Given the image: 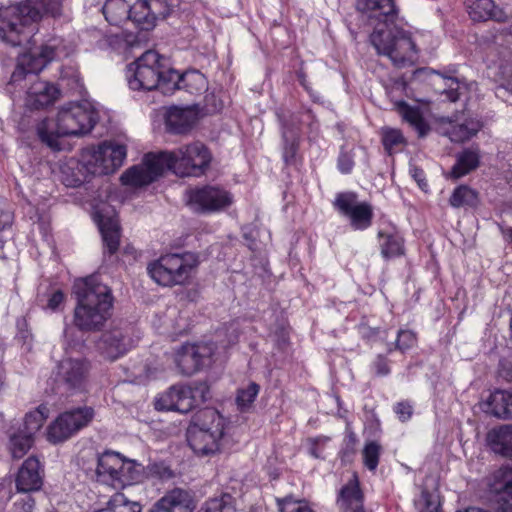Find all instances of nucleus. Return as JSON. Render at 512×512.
<instances>
[{
    "label": "nucleus",
    "instance_id": "obj_14",
    "mask_svg": "<svg viewBox=\"0 0 512 512\" xmlns=\"http://www.w3.org/2000/svg\"><path fill=\"white\" fill-rule=\"evenodd\" d=\"M91 370L90 362L83 357H66L57 364L56 377L69 391H82Z\"/></svg>",
    "mask_w": 512,
    "mask_h": 512
},
{
    "label": "nucleus",
    "instance_id": "obj_11",
    "mask_svg": "<svg viewBox=\"0 0 512 512\" xmlns=\"http://www.w3.org/2000/svg\"><path fill=\"white\" fill-rule=\"evenodd\" d=\"M232 195L218 186L196 187L186 191V204L196 213L221 211L232 204Z\"/></svg>",
    "mask_w": 512,
    "mask_h": 512
},
{
    "label": "nucleus",
    "instance_id": "obj_50",
    "mask_svg": "<svg viewBox=\"0 0 512 512\" xmlns=\"http://www.w3.org/2000/svg\"><path fill=\"white\" fill-rule=\"evenodd\" d=\"M17 326H18V333H17L16 339L19 343L22 344V346L25 348V350L27 352H30L32 350L33 336L27 328L26 321L25 320L18 321Z\"/></svg>",
    "mask_w": 512,
    "mask_h": 512
},
{
    "label": "nucleus",
    "instance_id": "obj_52",
    "mask_svg": "<svg viewBox=\"0 0 512 512\" xmlns=\"http://www.w3.org/2000/svg\"><path fill=\"white\" fill-rule=\"evenodd\" d=\"M223 108L222 101L213 93H209L204 97V109L207 113H216Z\"/></svg>",
    "mask_w": 512,
    "mask_h": 512
},
{
    "label": "nucleus",
    "instance_id": "obj_5",
    "mask_svg": "<svg viewBox=\"0 0 512 512\" xmlns=\"http://www.w3.org/2000/svg\"><path fill=\"white\" fill-rule=\"evenodd\" d=\"M95 112L87 102H71L61 107L56 120L44 119L37 125L40 140L52 149H59L60 137L80 136L95 125Z\"/></svg>",
    "mask_w": 512,
    "mask_h": 512
},
{
    "label": "nucleus",
    "instance_id": "obj_61",
    "mask_svg": "<svg viewBox=\"0 0 512 512\" xmlns=\"http://www.w3.org/2000/svg\"><path fill=\"white\" fill-rule=\"evenodd\" d=\"M498 512H512V501L508 498L498 499Z\"/></svg>",
    "mask_w": 512,
    "mask_h": 512
},
{
    "label": "nucleus",
    "instance_id": "obj_33",
    "mask_svg": "<svg viewBox=\"0 0 512 512\" xmlns=\"http://www.w3.org/2000/svg\"><path fill=\"white\" fill-rule=\"evenodd\" d=\"M491 491L500 498H508L512 502V467H501L494 472L491 483Z\"/></svg>",
    "mask_w": 512,
    "mask_h": 512
},
{
    "label": "nucleus",
    "instance_id": "obj_34",
    "mask_svg": "<svg viewBox=\"0 0 512 512\" xmlns=\"http://www.w3.org/2000/svg\"><path fill=\"white\" fill-rule=\"evenodd\" d=\"M142 474L143 467L141 464L123 458V465H121L119 470L118 478L115 479V489H120L140 481Z\"/></svg>",
    "mask_w": 512,
    "mask_h": 512
},
{
    "label": "nucleus",
    "instance_id": "obj_30",
    "mask_svg": "<svg viewBox=\"0 0 512 512\" xmlns=\"http://www.w3.org/2000/svg\"><path fill=\"white\" fill-rule=\"evenodd\" d=\"M133 0H107L103 6L105 19L115 26L130 20Z\"/></svg>",
    "mask_w": 512,
    "mask_h": 512
},
{
    "label": "nucleus",
    "instance_id": "obj_40",
    "mask_svg": "<svg viewBox=\"0 0 512 512\" xmlns=\"http://www.w3.org/2000/svg\"><path fill=\"white\" fill-rule=\"evenodd\" d=\"M449 203L454 208L473 207L478 203V194L475 190L462 185L453 191Z\"/></svg>",
    "mask_w": 512,
    "mask_h": 512
},
{
    "label": "nucleus",
    "instance_id": "obj_8",
    "mask_svg": "<svg viewBox=\"0 0 512 512\" xmlns=\"http://www.w3.org/2000/svg\"><path fill=\"white\" fill-rule=\"evenodd\" d=\"M197 265L198 258L193 253L167 254L151 263L147 270L156 283L171 287L185 284Z\"/></svg>",
    "mask_w": 512,
    "mask_h": 512
},
{
    "label": "nucleus",
    "instance_id": "obj_26",
    "mask_svg": "<svg viewBox=\"0 0 512 512\" xmlns=\"http://www.w3.org/2000/svg\"><path fill=\"white\" fill-rule=\"evenodd\" d=\"M337 503L343 511L365 512L363 494L356 475H353L352 479L341 489Z\"/></svg>",
    "mask_w": 512,
    "mask_h": 512
},
{
    "label": "nucleus",
    "instance_id": "obj_35",
    "mask_svg": "<svg viewBox=\"0 0 512 512\" xmlns=\"http://www.w3.org/2000/svg\"><path fill=\"white\" fill-rule=\"evenodd\" d=\"M479 165V151L477 149H466L457 157V162L451 170L452 177L458 179Z\"/></svg>",
    "mask_w": 512,
    "mask_h": 512
},
{
    "label": "nucleus",
    "instance_id": "obj_19",
    "mask_svg": "<svg viewBox=\"0 0 512 512\" xmlns=\"http://www.w3.org/2000/svg\"><path fill=\"white\" fill-rule=\"evenodd\" d=\"M179 89H185L192 95H200L207 91L208 81L199 71L192 70L179 74L178 71L172 69L169 79L164 82V94H172Z\"/></svg>",
    "mask_w": 512,
    "mask_h": 512
},
{
    "label": "nucleus",
    "instance_id": "obj_4",
    "mask_svg": "<svg viewBox=\"0 0 512 512\" xmlns=\"http://www.w3.org/2000/svg\"><path fill=\"white\" fill-rule=\"evenodd\" d=\"M62 0H23L0 8V39L11 46L28 40L25 30L37 23L44 14L61 15Z\"/></svg>",
    "mask_w": 512,
    "mask_h": 512
},
{
    "label": "nucleus",
    "instance_id": "obj_36",
    "mask_svg": "<svg viewBox=\"0 0 512 512\" xmlns=\"http://www.w3.org/2000/svg\"><path fill=\"white\" fill-rule=\"evenodd\" d=\"M378 235L380 238L381 254L384 258L389 259L404 253L403 239L400 235L383 231H380Z\"/></svg>",
    "mask_w": 512,
    "mask_h": 512
},
{
    "label": "nucleus",
    "instance_id": "obj_17",
    "mask_svg": "<svg viewBox=\"0 0 512 512\" xmlns=\"http://www.w3.org/2000/svg\"><path fill=\"white\" fill-rule=\"evenodd\" d=\"M130 7V20L143 30L152 29L158 18L169 15V8L162 0H133Z\"/></svg>",
    "mask_w": 512,
    "mask_h": 512
},
{
    "label": "nucleus",
    "instance_id": "obj_15",
    "mask_svg": "<svg viewBox=\"0 0 512 512\" xmlns=\"http://www.w3.org/2000/svg\"><path fill=\"white\" fill-rule=\"evenodd\" d=\"M335 207L350 219L351 226L356 230H364L372 223L373 209L369 203L358 202L357 195L353 192L337 195Z\"/></svg>",
    "mask_w": 512,
    "mask_h": 512
},
{
    "label": "nucleus",
    "instance_id": "obj_24",
    "mask_svg": "<svg viewBox=\"0 0 512 512\" xmlns=\"http://www.w3.org/2000/svg\"><path fill=\"white\" fill-rule=\"evenodd\" d=\"M197 121V110L193 107H172L167 111V130L175 134L189 132Z\"/></svg>",
    "mask_w": 512,
    "mask_h": 512
},
{
    "label": "nucleus",
    "instance_id": "obj_22",
    "mask_svg": "<svg viewBox=\"0 0 512 512\" xmlns=\"http://www.w3.org/2000/svg\"><path fill=\"white\" fill-rule=\"evenodd\" d=\"M193 499L186 490L176 488L162 497L149 512H192Z\"/></svg>",
    "mask_w": 512,
    "mask_h": 512
},
{
    "label": "nucleus",
    "instance_id": "obj_37",
    "mask_svg": "<svg viewBox=\"0 0 512 512\" xmlns=\"http://www.w3.org/2000/svg\"><path fill=\"white\" fill-rule=\"evenodd\" d=\"M49 408L41 404L35 410L28 412L24 418L23 428L20 431L34 437L42 428L44 422L48 418Z\"/></svg>",
    "mask_w": 512,
    "mask_h": 512
},
{
    "label": "nucleus",
    "instance_id": "obj_42",
    "mask_svg": "<svg viewBox=\"0 0 512 512\" xmlns=\"http://www.w3.org/2000/svg\"><path fill=\"white\" fill-rule=\"evenodd\" d=\"M259 385L252 382L247 387L241 388L237 392L236 404L240 411H248L259 393Z\"/></svg>",
    "mask_w": 512,
    "mask_h": 512
},
{
    "label": "nucleus",
    "instance_id": "obj_58",
    "mask_svg": "<svg viewBox=\"0 0 512 512\" xmlns=\"http://www.w3.org/2000/svg\"><path fill=\"white\" fill-rule=\"evenodd\" d=\"M374 368L379 376H385L390 372L388 362L382 356L377 357L376 361L374 362Z\"/></svg>",
    "mask_w": 512,
    "mask_h": 512
},
{
    "label": "nucleus",
    "instance_id": "obj_59",
    "mask_svg": "<svg viewBox=\"0 0 512 512\" xmlns=\"http://www.w3.org/2000/svg\"><path fill=\"white\" fill-rule=\"evenodd\" d=\"M499 374L501 377L506 379L507 381H512V363L508 361H501L500 362V368H499Z\"/></svg>",
    "mask_w": 512,
    "mask_h": 512
},
{
    "label": "nucleus",
    "instance_id": "obj_2",
    "mask_svg": "<svg viewBox=\"0 0 512 512\" xmlns=\"http://www.w3.org/2000/svg\"><path fill=\"white\" fill-rule=\"evenodd\" d=\"M57 56L56 44L47 43L18 57L9 85H17L22 81L29 82L24 99L26 109L42 110L53 105L59 98L60 90L55 84L37 77V73Z\"/></svg>",
    "mask_w": 512,
    "mask_h": 512
},
{
    "label": "nucleus",
    "instance_id": "obj_9",
    "mask_svg": "<svg viewBox=\"0 0 512 512\" xmlns=\"http://www.w3.org/2000/svg\"><path fill=\"white\" fill-rule=\"evenodd\" d=\"M160 153L166 162V169L173 170L181 177L202 175L211 161L209 150L199 141L179 147L175 151Z\"/></svg>",
    "mask_w": 512,
    "mask_h": 512
},
{
    "label": "nucleus",
    "instance_id": "obj_23",
    "mask_svg": "<svg viewBox=\"0 0 512 512\" xmlns=\"http://www.w3.org/2000/svg\"><path fill=\"white\" fill-rule=\"evenodd\" d=\"M95 219L102 235L105 250L114 254L120 243V226L116 215L114 213L108 215L103 211H97Z\"/></svg>",
    "mask_w": 512,
    "mask_h": 512
},
{
    "label": "nucleus",
    "instance_id": "obj_45",
    "mask_svg": "<svg viewBox=\"0 0 512 512\" xmlns=\"http://www.w3.org/2000/svg\"><path fill=\"white\" fill-rule=\"evenodd\" d=\"M280 512H314L305 500L294 499L291 496L278 501Z\"/></svg>",
    "mask_w": 512,
    "mask_h": 512
},
{
    "label": "nucleus",
    "instance_id": "obj_49",
    "mask_svg": "<svg viewBox=\"0 0 512 512\" xmlns=\"http://www.w3.org/2000/svg\"><path fill=\"white\" fill-rule=\"evenodd\" d=\"M417 343L416 334L410 330H400L396 339V349L405 352Z\"/></svg>",
    "mask_w": 512,
    "mask_h": 512
},
{
    "label": "nucleus",
    "instance_id": "obj_46",
    "mask_svg": "<svg viewBox=\"0 0 512 512\" xmlns=\"http://www.w3.org/2000/svg\"><path fill=\"white\" fill-rule=\"evenodd\" d=\"M420 512H438L439 497L437 494L423 490L420 499L416 502Z\"/></svg>",
    "mask_w": 512,
    "mask_h": 512
},
{
    "label": "nucleus",
    "instance_id": "obj_48",
    "mask_svg": "<svg viewBox=\"0 0 512 512\" xmlns=\"http://www.w3.org/2000/svg\"><path fill=\"white\" fill-rule=\"evenodd\" d=\"M175 392L172 386L168 391L160 394L154 402L155 409L158 411H176Z\"/></svg>",
    "mask_w": 512,
    "mask_h": 512
},
{
    "label": "nucleus",
    "instance_id": "obj_41",
    "mask_svg": "<svg viewBox=\"0 0 512 512\" xmlns=\"http://www.w3.org/2000/svg\"><path fill=\"white\" fill-rule=\"evenodd\" d=\"M34 437L19 430L18 433L11 435L9 449L15 459L22 458L32 447Z\"/></svg>",
    "mask_w": 512,
    "mask_h": 512
},
{
    "label": "nucleus",
    "instance_id": "obj_32",
    "mask_svg": "<svg viewBox=\"0 0 512 512\" xmlns=\"http://www.w3.org/2000/svg\"><path fill=\"white\" fill-rule=\"evenodd\" d=\"M198 512H240L239 502L230 493H221L207 499Z\"/></svg>",
    "mask_w": 512,
    "mask_h": 512
},
{
    "label": "nucleus",
    "instance_id": "obj_56",
    "mask_svg": "<svg viewBox=\"0 0 512 512\" xmlns=\"http://www.w3.org/2000/svg\"><path fill=\"white\" fill-rule=\"evenodd\" d=\"M65 296L61 290L55 291L48 299L47 308L56 311L64 302Z\"/></svg>",
    "mask_w": 512,
    "mask_h": 512
},
{
    "label": "nucleus",
    "instance_id": "obj_64",
    "mask_svg": "<svg viewBox=\"0 0 512 512\" xmlns=\"http://www.w3.org/2000/svg\"><path fill=\"white\" fill-rule=\"evenodd\" d=\"M458 512H472V507L471 508H468L467 510L465 511H458Z\"/></svg>",
    "mask_w": 512,
    "mask_h": 512
},
{
    "label": "nucleus",
    "instance_id": "obj_3",
    "mask_svg": "<svg viewBox=\"0 0 512 512\" xmlns=\"http://www.w3.org/2000/svg\"><path fill=\"white\" fill-rule=\"evenodd\" d=\"M77 304L73 323L84 332L101 330L112 315L113 295L111 289L98 276L77 279L73 285Z\"/></svg>",
    "mask_w": 512,
    "mask_h": 512
},
{
    "label": "nucleus",
    "instance_id": "obj_28",
    "mask_svg": "<svg viewBox=\"0 0 512 512\" xmlns=\"http://www.w3.org/2000/svg\"><path fill=\"white\" fill-rule=\"evenodd\" d=\"M448 126L443 134L452 142L461 143L476 135L480 129V123L474 119H465L463 122L447 119Z\"/></svg>",
    "mask_w": 512,
    "mask_h": 512
},
{
    "label": "nucleus",
    "instance_id": "obj_18",
    "mask_svg": "<svg viewBox=\"0 0 512 512\" xmlns=\"http://www.w3.org/2000/svg\"><path fill=\"white\" fill-rule=\"evenodd\" d=\"M133 346V340L126 330L112 328L102 334L97 347L101 355L109 360L115 361L127 353Z\"/></svg>",
    "mask_w": 512,
    "mask_h": 512
},
{
    "label": "nucleus",
    "instance_id": "obj_6",
    "mask_svg": "<svg viewBox=\"0 0 512 512\" xmlns=\"http://www.w3.org/2000/svg\"><path fill=\"white\" fill-rule=\"evenodd\" d=\"M225 418L213 408H204L194 414L187 429L190 448L199 456H212L221 449Z\"/></svg>",
    "mask_w": 512,
    "mask_h": 512
},
{
    "label": "nucleus",
    "instance_id": "obj_27",
    "mask_svg": "<svg viewBox=\"0 0 512 512\" xmlns=\"http://www.w3.org/2000/svg\"><path fill=\"white\" fill-rule=\"evenodd\" d=\"M468 13L473 21L494 20L502 22L506 15L502 9L497 8L493 0H467Z\"/></svg>",
    "mask_w": 512,
    "mask_h": 512
},
{
    "label": "nucleus",
    "instance_id": "obj_60",
    "mask_svg": "<svg viewBox=\"0 0 512 512\" xmlns=\"http://www.w3.org/2000/svg\"><path fill=\"white\" fill-rule=\"evenodd\" d=\"M13 220L11 211L0 208V231L10 226Z\"/></svg>",
    "mask_w": 512,
    "mask_h": 512
},
{
    "label": "nucleus",
    "instance_id": "obj_54",
    "mask_svg": "<svg viewBox=\"0 0 512 512\" xmlns=\"http://www.w3.org/2000/svg\"><path fill=\"white\" fill-rule=\"evenodd\" d=\"M353 157L349 153H341L338 159V166L342 173H349L353 168Z\"/></svg>",
    "mask_w": 512,
    "mask_h": 512
},
{
    "label": "nucleus",
    "instance_id": "obj_7",
    "mask_svg": "<svg viewBox=\"0 0 512 512\" xmlns=\"http://www.w3.org/2000/svg\"><path fill=\"white\" fill-rule=\"evenodd\" d=\"M172 68L162 62V57L153 50H147L128 66L127 79L133 90L159 89L164 94Z\"/></svg>",
    "mask_w": 512,
    "mask_h": 512
},
{
    "label": "nucleus",
    "instance_id": "obj_31",
    "mask_svg": "<svg viewBox=\"0 0 512 512\" xmlns=\"http://www.w3.org/2000/svg\"><path fill=\"white\" fill-rule=\"evenodd\" d=\"M487 439L493 451L503 456H512V425L491 430Z\"/></svg>",
    "mask_w": 512,
    "mask_h": 512
},
{
    "label": "nucleus",
    "instance_id": "obj_38",
    "mask_svg": "<svg viewBox=\"0 0 512 512\" xmlns=\"http://www.w3.org/2000/svg\"><path fill=\"white\" fill-rule=\"evenodd\" d=\"M283 122V139H284V152L283 157L286 163L292 161L296 155L298 149L297 135L298 127L296 122L293 120L291 125H288L284 119L280 118Z\"/></svg>",
    "mask_w": 512,
    "mask_h": 512
},
{
    "label": "nucleus",
    "instance_id": "obj_29",
    "mask_svg": "<svg viewBox=\"0 0 512 512\" xmlns=\"http://www.w3.org/2000/svg\"><path fill=\"white\" fill-rule=\"evenodd\" d=\"M491 415L500 419L512 418V393L496 390L487 400V410Z\"/></svg>",
    "mask_w": 512,
    "mask_h": 512
},
{
    "label": "nucleus",
    "instance_id": "obj_13",
    "mask_svg": "<svg viewBox=\"0 0 512 512\" xmlns=\"http://www.w3.org/2000/svg\"><path fill=\"white\" fill-rule=\"evenodd\" d=\"M161 153H148L141 163L128 168L120 177L123 185L143 187L157 180L166 170Z\"/></svg>",
    "mask_w": 512,
    "mask_h": 512
},
{
    "label": "nucleus",
    "instance_id": "obj_21",
    "mask_svg": "<svg viewBox=\"0 0 512 512\" xmlns=\"http://www.w3.org/2000/svg\"><path fill=\"white\" fill-rule=\"evenodd\" d=\"M43 484L40 462L35 457L24 461L16 477V487L19 492L37 491Z\"/></svg>",
    "mask_w": 512,
    "mask_h": 512
},
{
    "label": "nucleus",
    "instance_id": "obj_55",
    "mask_svg": "<svg viewBox=\"0 0 512 512\" xmlns=\"http://www.w3.org/2000/svg\"><path fill=\"white\" fill-rule=\"evenodd\" d=\"M311 443L310 454L315 458H320L321 453L318 449V446H323L329 441V437L326 436H318L316 438H312L309 440Z\"/></svg>",
    "mask_w": 512,
    "mask_h": 512
},
{
    "label": "nucleus",
    "instance_id": "obj_25",
    "mask_svg": "<svg viewBox=\"0 0 512 512\" xmlns=\"http://www.w3.org/2000/svg\"><path fill=\"white\" fill-rule=\"evenodd\" d=\"M123 465V458L116 452H104L98 457L96 475L98 481L115 488L119 470Z\"/></svg>",
    "mask_w": 512,
    "mask_h": 512
},
{
    "label": "nucleus",
    "instance_id": "obj_53",
    "mask_svg": "<svg viewBox=\"0 0 512 512\" xmlns=\"http://www.w3.org/2000/svg\"><path fill=\"white\" fill-rule=\"evenodd\" d=\"M34 500L30 496H25L14 504V512H33Z\"/></svg>",
    "mask_w": 512,
    "mask_h": 512
},
{
    "label": "nucleus",
    "instance_id": "obj_62",
    "mask_svg": "<svg viewBox=\"0 0 512 512\" xmlns=\"http://www.w3.org/2000/svg\"><path fill=\"white\" fill-rule=\"evenodd\" d=\"M422 171L420 169H417L415 168L414 169V174H413V177L416 179V181L418 182L419 186H423V185H426V183H423V179L420 177L422 176Z\"/></svg>",
    "mask_w": 512,
    "mask_h": 512
},
{
    "label": "nucleus",
    "instance_id": "obj_16",
    "mask_svg": "<svg viewBox=\"0 0 512 512\" xmlns=\"http://www.w3.org/2000/svg\"><path fill=\"white\" fill-rule=\"evenodd\" d=\"M213 355L209 344H184L176 353L175 362L183 375H192L208 363Z\"/></svg>",
    "mask_w": 512,
    "mask_h": 512
},
{
    "label": "nucleus",
    "instance_id": "obj_57",
    "mask_svg": "<svg viewBox=\"0 0 512 512\" xmlns=\"http://www.w3.org/2000/svg\"><path fill=\"white\" fill-rule=\"evenodd\" d=\"M394 410L401 421L408 420L412 415V407L408 403H398Z\"/></svg>",
    "mask_w": 512,
    "mask_h": 512
},
{
    "label": "nucleus",
    "instance_id": "obj_39",
    "mask_svg": "<svg viewBox=\"0 0 512 512\" xmlns=\"http://www.w3.org/2000/svg\"><path fill=\"white\" fill-rule=\"evenodd\" d=\"M398 108L403 119L417 130L419 136L423 137L427 134L429 127L423 119L419 109L413 108L404 102L399 103Z\"/></svg>",
    "mask_w": 512,
    "mask_h": 512
},
{
    "label": "nucleus",
    "instance_id": "obj_63",
    "mask_svg": "<svg viewBox=\"0 0 512 512\" xmlns=\"http://www.w3.org/2000/svg\"><path fill=\"white\" fill-rule=\"evenodd\" d=\"M495 497H496V499H495V504H494V508H493L494 511L493 512H498V495L495 494ZM472 512H486V511H484V510H482L480 508L472 507Z\"/></svg>",
    "mask_w": 512,
    "mask_h": 512
},
{
    "label": "nucleus",
    "instance_id": "obj_43",
    "mask_svg": "<svg viewBox=\"0 0 512 512\" xmlns=\"http://www.w3.org/2000/svg\"><path fill=\"white\" fill-rule=\"evenodd\" d=\"M96 512H142V506L138 502L127 500L123 495H116L107 508Z\"/></svg>",
    "mask_w": 512,
    "mask_h": 512
},
{
    "label": "nucleus",
    "instance_id": "obj_1",
    "mask_svg": "<svg viewBox=\"0 0 512 512\" xmlns=\"http://www.w3.org/2000/svg\"><path fill=\"white\" fill-rule=\"evenodd\" d=\"M358 10L373 27L370 42L378 54L387 56L397 67L411 65L416 59V45L411 34L394 25L393 0H359Z\"/></svg>",
    "mask_w": 512,
    "mask_h": 512
},
{
    "label": "nucleus",
    "instance_id": "obj_44",
    "mask_svg": "<svg viewBox=\"0 0 512 512\" xmlns=\"http://www.w3.org/2000/svg\"><path fill=\"white\" fill-rule=\"evenodd\" d=\"M381 453V446L374 441L367 443L363 449V462L364 465L371 471H374L379 462V456Z\"/></svg>",
    "mask_w": 512,
    "mask_h": 512
},
{
    "label": "nucleus",
    "instance_id": "obj_20",
    "mask_svg": "<svg viewBox=\"0 0 512 512\" xmlns=\"http://www.w3.org/2000/svg\"><path fill=\"white\" fill-rule=\"evenodd\" d=\"M176 411L188 413L194 407L204 403L210 397V389L206 383H196L194 386H173Z\"/></svg>",
    "mask_w": 512,
    "mask_h": 512
},
{
    "label": "nucleus",
    "instance_id": "obj_10",
    "mask_svg": "<svg viewBox=\"0 0 512 512\" xmlns=\"http://www.w3.org/2000/svg\"><path fill=\"white\" fill-rule=\"evenodd\" d=\"M94 417L91 407H80L61 413L47 427L46 437L50 443H62L86 427Z\"/></svg>",
    "mask_w": 512,
    "mask_h": 512
},
{
    "label": "nucleus",
    "instance_id": "obj_51",
    "mask_svg": "<svg viewBox=\"0 0 512 512\" xmlns=\"http://www.w3.org/2000/svg\"><path fill=\"white\" fill-rule=\"evenodd\" d=\"M444 86L445 89L443 93L446 94L447 98L451 102H456L459 99L460 96V83L459 81L454 77H444Z\"/></svg>",
    "mask_w": 512,
    "mask_h": 512
},
{
    "label": "nucleus",
    "instance_id": "obj_47",
    "mask_svg": "<svg viewBox=\"0 0 512 512\" xmlns=\"http://www.w3.org/2000/svg\"><path fill=\"white\" fill-rule=\"evenodd\" d=\"M382 142L385 149L391 154L395 147L404 143V137L399 130L386 128L382 133Z\"/></svg>",
    "mask_w": 512,
    "mask_h": 512
},
{
    "label": "nucleus",
    "instance_id": "obj_12",
    "mask_svg": "<svg viewBox=\"0 0 512 512\" xmlns=\"http://www.w3.org/2000/svg\"><path fill=\"white\" fill-rule=\"evenodd\" d=\"M127 156L125 145L106 141L98 146L86 162L87 169L95 175H109L120 168Z\"/></svg>",
    "mask_w": 512,
    "mask_h": 512
}]
</instances>
